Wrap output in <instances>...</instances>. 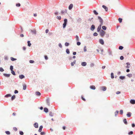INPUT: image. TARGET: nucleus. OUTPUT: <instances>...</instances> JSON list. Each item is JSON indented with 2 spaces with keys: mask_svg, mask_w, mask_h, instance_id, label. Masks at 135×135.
I'll use <instances>...</instances> for the list:
<instances>
[{
  "mask_svg": "<svg viewBox=\"0 0 135 135\" xmlns=\"http://www.w3.org/2000/svg\"><path fill=\"white\" fill-rule=\"evenodd\" d=\"M64 22L63 24V28H65L66 26V25H67V22H68V20L66 18H65L64 20Z\"/></svg>",
  "mask_w": 135,
  "mask_h": 135,
  "instance_id": "f257e3e1",
  "label": "nucleus"
},
{
  "mask_svg": "<svg viewBox=\"0 0 135 135\" xmlns=\"http://www.w3.org/2000/svg\"><path fill=\"white\" fill-rule=\"evenodd\" d=\"M98 18L99 20V22L100 23V24L103 25V21L102 18L100 16H98Z\"/></svg>",
  "mask_w": 135,
  "mask_h": 135,
  "instance_id": "f03ea898",
  "label": "nucleus"
},
{
  "mask_svg": "<svg viewBox=\"0 0 135 135\" xmlns=\"http://www.w3.org/2000/svg\"><path fill=\"white\" fill-rule=\"evenodd\" d=\"M105 32L102 30H101L100 31V35L102 37L103 36L105 33Z\"/></svg>",
  "mask_w": 135,
  "mask_h": 135,
  "instance_id": "7ed1b4c3",
  "label": "nucleus"
},
{
  "mask_svg": "<svg viewBox=\"0 0 135 135\" xmlns=\"http://www.w3.org/2000/svg\"><path fill=\"white\" fill-rule=\"evenodd\" d=\"M95 28V26L94 25H92L90 28V29L91 31H93Z\"/></svg>",
  "mask_w": 135,
  "mask_h": 135,
  "instance_id": "20e7f679",
  "label": "nucleus"
},
{
  "mask_svg": "<svg viewBox=\"0 0 135 135\" xmlns=\"http://www.w3.org/2000/svg\"><path fill=\"white\" fill-rule=\"evenodd\" d=\"M103 25L100 24L99 26H98L97 29V31L98 32H99L100 30V29H101V27L102 25Z\"/></svg>",
  "mask_w": 135,
  "mask_h": 135,
  "instance_id": "39448f33",
  "label": "nucleus"
},
{
  "mask_svg": "<svg viewBox=\"0 0 135 135\" xmlns=\"http://www.w3.org/2000/svg\"><path fill=\"white\" fill-rule=\"evenodd\" d=\"M99 42L102 45H103L104 44V42L103 40L102 39H100L99 40Z\"/></svg>",
  "mask_w": 135,
  "mask_h": 135,
  "instance_id": "423d86ee",
  "label": "nucleus"
},
{
  "mask_svg": "<svg viewBox=\"0 0 135 135\" xmlns=\"http://www.w3.org/2000/svg\"><path fill=\"white\" fill-rule=\"evenodd\" d=\"M130 103L132 104H135V100L133 99H131L130 101Z\"/></svg>",
  "mask_w": 135,
  "mask_h": 135,
  "instance_id": "0eeeda50",
  "label": "nucleus"
},
{
  "mask_svg": "<svg viewBox=\"0 0 135 135\" xmlns=\"http://www.w3.org/2000/svg\"><path fill=\"white\" fill-rule=\"evenodd\" d=\"M50 101L49 98H47L46 100V102L47 105L49 106L50 105Z\"/></svg>",
  "mask_w": 135,
  "mask_h": 135,
  "instance_id": "6e6552de",
  "label": "nucleus"
},
{
  "mask_svg": "<svg viewBox=\"0 0 135 135\" xmlns=\"http://www.w3.org/2000/svg\"><path fill=\"white\" fill-rule=\"evenodd\" d=\"M108 52L109 54V55L113 56L112 54V51L110 49H109L108 50Z\"/></svg>",
  "mask_w": 135,
  "mask_h": 135,
  "instance_id": "1a4fd4ad",
  "label": "nucleus"
},
{
  "mask_svg": "<svg viewBox=\"0 0 135 135\" xmlns=\"http://www.w3.org/2000/svg\"><path fill=\"white\" fill-rule=\"evenodd\" d=\"M132 113L130 112H128L127 114V116L128 117H130Z\"/></svg>",
  "mask_w": 135,
  "mask_h": 135,
  "instance_id": "9d476101",
  "label": "nucleus"
},
{
  "mask_svg": "<svg viewBox=\"0 0 135 135\" xmlns=\"http://www.w3.org/2000/svg\"><path fill=\"white\" fill-rule=\"evenodd\" d=\"M3 75L5 77H9L10 76V74L4 73L3 74Z\"/></svg>",
  "mask_w": 135,
  "mask_h": 135,
  "instance_id": "9b49d317",
  "label": "nucleus"
},
{
  "mask_svg": "<svg viewBox=\"0 0 135 135\" xmlns=\"http://www.w3.org/2000/svg\"><path fill=\"white\" fill-rule=\"evenodd\" d=\"M31 32L34 34H36V31L35 30H31Z\"/></svg>",
  "mask_w": 135,
  "mask_h": 135,
  "instance_id": "f8f14e48",
  "label": "nucleus"
},
{
  "mask_svg": "<svg viewBox=\"0 0 135 135\" xmlns=\"http://www.w3.org/2000/svg\"><path fill=\"white\" fill-rule=\"evenodd\" d=\"M87 65V63L86 62H83L81 63V65L83 66H85Z\"/></svg>",
  "mask_w": 135,
  "mask_h": 135,
  "instance_id": "ddd939ff",
  "label": "nucleus"
},
{
  "mask_svg": "<svg viewBox=\"0 0 135 135\" xmlns=\"http://www.w3.org/2000/svg\"><path fill=\"white\" fill-rule=\"evenodd\" d=\"M102 7L105 9L106 11H108V8L105 5H103Z\"/></svg>",
  "mask_w": 135,
  "mask_h": 135,
  "instance_id": "4468645a",
  "label": "nucleus"
},
{
  "mask_svg": "<svg viewBox=\"0 0 135 135\" xmlns=\"http://www.w3.org/2000/svg\"><path fill=\"white\" fill-rule=\"evenodd\" d=\"M19 77L20 79H22L25 78V76L23 75H19Z\"/></svg>",
  "mask_w": 135,
  "mask_h": 135,
  "instance_id": "2eb2a0df",
  "label": "nucleus"
},
{
  "mask_svg": "<svg viewBox=\"0 0 135 135\" xmlns=\"http://www.w3.org/2000/svg\"><path fill=\"white\" fill-rule=\"evenodd\" d=\"M44 111L45 113H47L49 111L48 109L46 108H44Z\"/></svg>",
  "mask_w": 135,
  "mask_h": 135,
  "instance_id": "dca6fc26",
  "label": "nucleus"
},
{
  "mask_svg": "<svg viewBox=\"0 0 135 135\" xmlns=\"http://www.w3.org/2000/svg\"><path fill=\"white\" fill-rule=\"evenodd\" d=\"M73 4H70L69 7V10H71V9L72 8H73Z\"/></svg>",
  "mask_w": 135,
  "mask_h": 135,
  "instance_id": "f3484780",
  "label": "nucleus"
},
{
  "mask_svg": "<svg viewBox=\"0 0 135 135\" xmlns=\"http://www.w3.org/2000/svg\"><path fill=\"white\" fill-rule=\"evenodd\" d=\"M43 127L42 126H40V127H39V129L38 131L39 132H41Z\"/></svg>",
  "mask_w": 135,
  "mask_h": 135,
  "instance_id": "a211bd4d",
  "label": "nucleus"
},
{
  "mask_svg": "<svg viewBox=\"0 0 135 135\" xmlns=\"http://www.w3.org/2000/svg\"><path fill=\"white\" fill-rule=\"evenodd\" d=\"M90 88L91 89L93 90H95L96 88L95 86L94 85H91L90 86Z\"/></svg>",
  "mask_w": 135,
  "mask_h": 135,
  "instance_id": "6ab92c4d",
  "label": "nucleus"
},
{
  "mask_svg": "<svg viewBox=\"0 0 135 135\" xmlns=\"http://www.w3.org/2000/svg\"><path fill=\"white\" fill-rule=\"evenodd\" d=\"M66 12L67 10L66 9H65V11L62 10L61 11V13L62 14L64 15L65 14V13H66Z\"/></svg>",
  "mask_w": 135,
  "mask_h": 135,
  "instance_id": "aec40b11",
  "label": "nucleus"
},
{
  "mask_svg": "<svg viewBox=\"0 0 135 135\" xmlns=\"http://www.w3.org/2000/svg\"><path fill=\"white\" fill-rule=\"evenodd\" d=\"M34 127L36 128H37L38 127V124L37 123H35L34 124Z\"/></svg>",
  "mask_w": 135,
  "mask_h": 135,
  "instance_id": "412c9836",
  "label": "nucleus"
},
{
  "mask_svg": "<svg viewBox=\"0 0 135 135\" xmlns=\"http://www.w3.org/2000/svg\"><path fill=\"white\" fill-rule=\"evenodd\" d=\"M126 64L127 65L126 67V68L128 69L129 68H130V66H129L130 65V63L128 62L126 63Z\"/></svg>",
  "mask_w": 135,
  "mask_h": 135,
  "instance_id": "4be33fe9",
  "label": "nucleus"
},
{
  "mask_svg": "<svg viewBox=\"0 0 135 135\" xmlns=\"http://www.w3.org/2000/svg\"><path fill=\"white\" fill-rule=\"evenodd\" d=\"M27 86L25 84H24L23 85V89L25 90L26 89Z\"/></svg>",
  "mask_w": 135,
  "mask_h": 135,
  "instance_id": "5701e85b",
  "label": "nucleus"
},
{
  "mask_svg": "<svg viewBox=\"0 0 135 135\" xmlns=\"http://www.w3.org/2000/svg\"><path fill=\"white\" fill-rule=\"evenodd\" d=\"M76 62V60H75L73 62L71 63V66H73L74 65V64H75Z\"/></svg>",
  "mask_w": 135,
  "mask_h": 135,
  "instance_id": "b1692460",
  "label": "nucleus"
},
{
  "mask_svg": "<svg viewBox=\"0 0 135 135\" xmlns=\"http://www.w3.org/2000/svg\"><path fill=\"white\" fill-rule=\"evenodd\" d=\"M11 95L10 94H8L6 95L4 97L6 98H8L10 97L11 96Z\"/></svg>",
  "mask_w": 135,
  "mask_h": 135,
  "instance_id": "393cba45",
  "label": "nucleus"
},
{
  "mask_svg": "<svg viewBox=\"0 0 135 135\" xmlns=\"http://www.w3.org/2000/svg\"><path fill=\"white\" fill-rule=\"evenodd\" d=\"M49 115L51 117H52L54 115V114L51 112H50L49 113Z\"/></svg>",
  "mask_w": 135,
  "mask_h": 135,
  "instance_id": "a878e982",
  "label": "nucleus"
},
{
  "mask_svg": "<svg viewBox=\"0 0 135 135\" xmlns=\"http://www.w3.org/2000/svg\"><path fill=\"white\" fill-rule=\"evenodd\" d=\"M123 122L124 123L126 124H127V120L126 119H124L123 120Z\"/></svg>",
  "mask_w": 135,
  "mask_h": 135,
  "instance_id": "bb28decb",
  "label": "nucleus"
},
{
  "mask_svg": "<svg viewBox=\"0 0 135 135\" xmlns=\"http://www.w3.org/2000/svg\"><path fill=\"white\" fill-rule=\"evenodd\" d=\"M119 113V111L118 110H116L115 112V116L116 117Z\"/></svg>",
  "mask_w": 135,
  "mask_h": 135,
  "instance_id": "cd10ccee",
  "label": "nucleus"
},
{
  "mask_svg": "<svg viewBox=\"0 0 135 135\" xmlns=\"http://www.w3.org/2000/svg\"><path fill=\"white\" fill-rule=\"evenodd\" d=\"M125 76H120L119 78L120 79L123 80L125 78Z\"/></svg>",
  "mask_w": 135,
  "mask_h": 135,
  "instance_id": "c85d7f7f",
  "label": "nucleus"
},
{
  "mask_svg": "<svg viewBox=\"0 0 135 135\" xmlns=\"http://www.w3.org/2000/svg\"><path fill=\"white\" fill-rule=\"evenodd\" d=\"M102 90L103 91H105L107 89V88L105 86H102Z\"/></svg>",
  "mask_w": 135,
  "mask_h": 135,
  "instance_id": "c756f323",
  "label": "nucleus"
},
{
  "mask_svg": "<svg viewBox=\"0 0 135 135\" xmlns=\"http://www.w3.org/2000/svg\"><path fill=\"white\" fill-rule=\"evenodd\" d=\"M36 95L38 96H40L41 94L38 91L36 92Z\"/></svg>",
  "mask_w": 135,
  "mask_h": 135,
  "instance_id": "7c9ffc66",
  "label": "nucleus"
},
{
  "mask_svg": "<svg viewBox=\"0 0 135 135\" xmlns=\"http://www.w3.org/2000/svg\"><path fill=\"white\" fill-rule=\"evenodd\" d=\"M15 95H13L12 96L11 98V99L12 101L15 98Z\"/></svg>",
  "mask_w": 135,
  "mask_h": 135,
  "instance_id": "2f4dec72",
  "label": "nucleus"
},
{
  "mask_svg": "<svg viewBox=\"0 0 135 135\" xmlns=\"http://www.w3.org/2000/svg\"><path fill=\"white\" fill-rule=\"evenodd\" d=\"M81 18H79L77 20V22L79 23H80L81 21Z\"/></svg>",
  "mask_w": 135,
  "mask_h": 135,
  "instance_id": "473e14b6",
  "label": "nucleus"
},
{
  "mask_svg": "<svg viewBox=\"0 0 135 135\" xmlns=\"http://www.w3.org/2000/svg\"><path fill=\"white\" fill-rule=\"evenodd\" d=\"M111 78L112 79H113L114 78V74L113 73H112L111 74Z\"/></svg>",
  "mask_w": 135,
  "mask_h": 135,
  "instance_id": "72a5a7b5",
  "label": "nucleus"
},
{
  "mask_svg": "<svg viewBox=\"0 0 135 135\" xmlns=\"http://www.w3.org/2000/svg\"><path fill=\"white\" fill-rule=\"evenodd\" d=\"M102 28L104 30H105L107 29V27L105 26H103L102 27Z\"/></svg>",
  "mask_w": 135,
  "mask_h": 135,
  "instance_id": "f704fd0d",
  "label": "nucleus"
},
{
  "mask_svg": "<svg viewBox=\"0 0 135 135\" xmlns=\"http://www.w3.org/2000/svg\"><path fill=\"white\" fill-rule=\"evenodd\" d=\"M27 43H28V46H30L31 44L30 43V41H27Z\"/></svg>",
  "mask_w": 135,
  "mask_h": 135,
  "instance_id": "c9c22d12",
  "label": "nucleus"
},
{
  "mask_svg": "<svg viewBox=\"0 0 135 135\" xmlns=\"http://www.w3.org/2000/svg\"><path fill=\"white\" fill-rule=\"evenodd\" d=\"M66 53L67 54H70V51H69V49H66Z\"/></svg>",
  "mask_w": 135,
  "mask_h": 135,
  "instance_id": "e433bc0d",
  "label": "nucleus"
},
{
  "mask_svg": "<svg viewBox=\"0 0 135 135\" xmlns=\"http://www.w3.org/2000/svg\"><path fill=\"white\" fill-rule=\"evenodd\" d=\"M11 73L12 74H13L14 75H16V74L15 72L13 70H12L11 71Z\"/></svg>",
  "mask_w": 135,
  "mask_h": 135,
  "instance_id": "4c0bfd02",
  "label": "nucleus"
},
{
  "mask_svg": "<svg viewBox=\"0 0 135 135\" xmlns=\"http://www.w3.org/2000/svg\"><path fill=\"white\" fill-rule=\"evenodd\" d=\"M11 60H12V61H13L17 60L16 59L14 58L13 57H11Z\"/></svg>",
  "mask_w": 135,
  "mask_h": 135,
  "instance_id": "58836bf2",
  "label": "nucleus"
},
{
  "mask_svg": "<svg viewBox=\"0 0 135 135\" xmlns=\"http://www.w3.org/2000/svg\"><path fill=\"white\" fill-rule=\"evenodd\" d=\"M127 76L129 78H131L132 77V74H127Z\"/></svg>",
  "mask_w": 135,
  "mask_h": 135,
  "instance_id": "ea45409f",
  "label": "nucleus"
},
{
  "mask_svg": "<svg viewBox=\"0 0 135 135\" xmlns=\"http://www.w3.org/2000/svg\"><path fill=\"white\" fill-rule=\"evenodd\" d=\"M65 45L66 46H68L69 45V43L67 42H66L65 43Z\"/></svg>",
  "mask_w": 135,
  "mask_h": 135,
  "instance_id": "a19ab883",
  "label": "nucleus"
},
{
  "mask_svg": "<svg viewBox=\"0 0 135 135\" xmlns=\"http://www.w3.org/2000/svg\"><path fill=\"white\" fill-rule=\"evenodd\" d=\"M76 41H79V37L78 35H76Z\"/></svg>",
  "mask_w": 135,
  "mask_h": 135,
  "instance_id": "79ce46f5",
  "label": "nucleus"
},
{
  "mask_svg": "<svg viewBox=\"0 0 135 135\" xmlns=\"http://www.w3.org/2000/svg\"><path fill=\"white\" fill-rule=\"evenodd\" d=\"M93 13L96 15H98V13L97 12V11L96 10H94L93 11Z\"/></svg>",
  "mask_w": 135,
  "mask_h": 135,
  "instance_id": "37998d69",
  "label": "nucleus"
},
{
  "mask_svg": "<svg viewBox=\"0 0 135 135\" xmlns=\"http://www.w3.org/2000/svg\"><path fill=\"white\" fill-rule=\"evenodd\" d=\"M8 135H9L10 134V132L9 131H7L5 132Z\"/></svg>",
  "mask_w": 135,
  "mask_h": 135,
  "instance_id": "c03bdc74",
  "label": "nucleus"
},
{
  "mask_svg": "<svg viewBox=\"0 0 135 135\" xmlns=\"http://www.w3.org/2000/svg\"><path fill=\"white\" fill-rule=\"evenodd\" d=\"M123 48V47L122 46H120L119 47V49L120 50H122Z\"/></svg>",
  "mask_w": 135,
  "mask_h": 135,
  "instance_id": "a18cd8bd",
  "label": "nucleus"
},
{
  "mask_svg": "<svg viewBox=\"0 0 135 135\" xmlns=\"http://www.w3.org/2000/svg\"><path fill=\"white\" fill-rule=\"evenodd\" d=\"M10 69L11 70V71L12 70H13V66L12 65H11L10 66Z\"/></svg>",
  "mask_w": 135,
  "mask_h": 135,
  "instance_id": "49530a36",
  "label": "nucleus"
},
{
  "mask_svg": "<svg viewBox=\"0 0 135 135\" xmlns=\"http://www.w3.org/2000/svg\"><path fill=\"white\" fill-rule=\"evenodd\" d=\"M122 19L120 18H119L118 19V21L120 23L122 22Z\"/></svg>",
  "mask_w": 135,
  "mask_h": 135,
  "instance_id": "de8ad7c7",
  "label": "nucleus"
},
{
  "mask_svg": "<svg viewBox=\"0 0 135 135\" xmlns=\"http://www.w3.org/2000/svg\"><path fill=\"white\" fill-rule=\"evenodd\" d=\"M84 51L85 52L86 51V46H84Z\"/></svg>",
  "mask_w": 135,
  "mask_h": 135,
  "instance_id": "09e8293b",
  "label": "nucleus"
},
{
  "mask_svg": "<svg viewBox=\"0 0 135 135\" xmlns=\"http://www.w3.org/2000/svg\"><path fill=\"white\" fill-rule=\"evenodd\" d=\"M40 134L41 135H44L45 134V132H41L40 133Z\"/></svg>",
  "mask_w": 135,
  "mask_h": 135,
  "instance_id": "8fccbe9b",
  "label": "nucleus"
},
{
  "mask_svg": "<svg viewBox=\"0 0 135 135\" xmlns=\"http://www.w3.org/2000/svg\"><path fill=\"white\" fill-rule=\"evenodd\" d=\"M4 70L2 67H0V71L1 72H3L4 71Z\"/></svg>",
  "mask_w": 135,
  "mask_h": 135,
  "instance_id": "3c124183",
  "label": "nucleus"
},
{
  "mask_svg": "<svg viewBox=\"0 0 135 135\" xmlns=\"http://www.w3.org/2000/svg\"><path fill=\"white\" fill-rule=\"evenodd\" d=\"M57 18L59 20H61V17L60 16H57Z\"/></svg>",
  "mask_w": 135,
  "mask_h": 135,
  "instance_id": "603ef678",
  "label": "nucleus"
},
{
  "mask_svg": "<svg viewBox=\"0 0 135 135\" xmlns=\"http://www.w3.org/2000/svg\"><path fill=\"white\" fill-rule=\"evenodd\" d=\"M98 34L97 32H95L93 33V35L94 36H98Z\"/></svg>",
  "mask_w": 135,
  "mask_h": 135,
  "instance_id": "864d4df0",
  "label": "nucleus"
},
{
  "mask_svg": "<svg viewBox=\"0 0 135 135\" xmlns=\"http://www.w3.org/2000/svg\"><path fill=\"white\" fill-rule=\"evenodd\" d=\"M120 114L122 115L123 114V110H120Z\"/></svg>",
  "mask_w": 135,
  "mask_h": 135,
  "instance_id": "5fc2aeb1",
  "label": "nucleus"
},
{
  "mask_svg": "<svg viewBox=\"0 0 135 135\" xmlns=\"http://www.w3.org/2000/svg\"><path fill=\"white\" fill-rule=\"evenodd\" d=\"M133 132L132 131H130V132H128V134L129 135H131V134H133Z\"/></svg>",
  "mask_w": 135,
  "mask_h": 135,
  "instance_id": "6e6d98bb",
  "label": "nucleus"
},
{
  "mask_svg": "<svg viewBox=\"0 0 135 135\" xmlns=\"http://www.w3.org/2000/svg\"><path fill=\"white\" fill-rule=\"evenodd\" d=\"M19 133L21 135H23V133L22 131H20L19 132Z\"/></svg>",
  "mask_w": 135,
  "mask_h": 135,
  "instance_id": "4d7b16f0",
  "label": "nucleus"
},
{
  "mask_svg": "<svg viewBox=\"0 0 135 135\" xmlns=\"http://www.w3.org/2000/svg\"><path fill=\"white\" fill-rule=\"evenodd\" d=\"M78 42H77V44L79 46L81 44V42L78 41H77Z\"/></svg>",
  "mask_w": 135,
  "mask_h": 135,
  "instance_id": "13d9d810",
  "label": "nucleus"
},
{
  "mask_svg": "<svg viewBox=\"0 0 135 135\" xmlns=\"http://www.w3.org/2000/svg\"><path fill=\"white\" fill-rule=\"evenodd\" d=\"M21 6V4L20 3H18L16 4V6L17 7H19Z\"/></svg>",
  "mask_w": 135,
  "mask_h": 135,
  "instance_id": "bf43d9fd",
  "label": "nucleus"
},
{
  "mask_svg": "<svg viewBox=\"0 0 135 135\" xmlns=\"http://www.w3.org/2000/svg\"><path fill=\"white\" fill-rule=\"evenodd\" d=\"M29 62L31 63H33L34 62V61L33 60H30Z\"/></svg>",
  "mask_w": 135,
  "mask_h": 135,
  "instance_id": "052dcab7",
  "label": "nucleus"
},
{
  "mask_svg": "<svg viewBox=\"0 0 135 135\" xmlns=\"http://www.w3.org/2000/svg\"><path fill=\"white\" fill-rule=\"evenodd\" d=\"M13 130L15 131H17V129L16 127H14L13 128Z\"/></svg>",
  "mask_w": 135,
  "mask_h": 135,
  "instance_id": "680f3d73",
  "label": "nucleus"
},
{
  "mask_svg": "<svg viewBox=\"0 0 135 135\" xmlns=\"http://www.w3.org/2000/svg\"><path fill=\"white\" fill-rule=\"evenodd\" d=\"M59 46L60 48H62V45L61 43H59Z\"/></svg>",
  "mask_w": 135,
  "mask_h": 135,
  "instance_id": "e2e57ef3",
  "label": "nucleus"
},
{
  "mask_svg": "<svg viewBox=\"0 0 135 135\" xmlns=\"http://www.w3.org/2000/svg\"><path fill=\"white\" fill-rule=\"evenodd\" d=\"M94 65V64L93 63H91L90 64V66L91 67H92Z\"/></svg>",
  "mask_w": 135,
  "mask_h": 135,
  "instance_id": "0e129e2a",
  "label": "nucleus"
},
{
  "mask_svg": "<svg viewBox=\"0 0 135 135\" xmlns=\"http://www.w3.org/2000/svg\"><path fill=\"white\" fill-rule=\"evenodd\" d=\"M14 93L15 94H17L18 93V91L17 90H15L14 91Z\"/></svg>",
  "mask_w": 135,
  "mask_h": 135,
  "instance_id": "69168bd1",
  "label": "nucleus"
},
{
  "mask_svg": "<svg viewBox=\"0 0 135 135\" xmlns=\"http://www.w3.org/2000/svg\"><path fill=\"white\" fill-rule=\"evenodd\" d=\"M120 59L121 60H123L124 59V57L123 56H121L120 57Z\"/></svg>",
  "mask_w": 135,
  "mask_h": 135,
  "instance_id": "338daca9",
  "label": "nucleus"
},
{
  "mask_svg": "<svg viewBox=\"0 0 135 135\" xmlns=\"http://www.w3.org/2000/svg\"><path fill=\"white\" fill-rule=\"evenodd\" d=\"M45 58V60H47L48 59L47 56L46 55H45L44 56Z\"/></svg>",
  "mask_w": 135,
  "mask_h": 135,
  "instance_id": "774afa93",
  "label": "nucleus"
}]
</instances>
